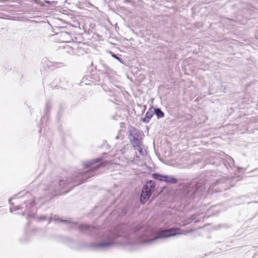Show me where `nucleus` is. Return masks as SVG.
Returning <instances> with one entry per match:
<instances>
[{
    "label": "nucleus",
    "instance_id": "f257e3e1",
    "mask_svg": "<svg viewBox=\"0 0 258 258\" xmlns=\"http://www.w3.org/2000/svg\"><path fill=\"white\" fill-rule=\"evenodd\" d=\"M180 228H174L160 230L156 233H146L141 237L140 242L145 245L150 244L158 239H164L181 235L182 234Z\"/></svg>",
    "mask_w": 258,
    "mask_h": 258
},
{
    "label": "nucleus",
    "instance_id": "f03ea898",
    "mask_svg": "<svg viewBox=\"0 0 258 258\" xmlns=\"http://www.w3.org/2000/svg\"><path fill=\"white\" fill-rule=\"evenodd\" d=\"M144 134L140 130H130L129 138L133 146L140 154L144 156L146 154V151L143 145L142 139Z\"/></svg>",
    "mask_w": 258,
    "mask_h": 258
},
{
    "label": "nucleus",
    "instance_id": "7ed1b4c3",
    "mask_svg": "<svg viewBox=\"0 0 258 258\" xmlns=\"http://www.w3.org/2000/svg\"><path fill=\"white\" fill-rule=\"evenodd\" d=\"M155 183L150 180L143 186L142 191L141 195L140 201L143 204L145 203L150 198L151 193L154 190Z\"/></svg>",
    "mask_w": 258,
    "mask_h": 258
},
{
    "label": "nucleus",
    "instance_id": "20e7f679",
    "mask_svg": "<svg viewBox=\"0 0 258 258\" xmlns=\"http://www.w3.org/2000/svg\"><path fill=\"white\" fill-rule=\"evenodd\" d=\"M115 243L114 238L109 237L107 239L97 244L96 247L99 249H105L112 246Z\"/></svg>",
    "mask_w": 258,
    "mask_h": 258
},
{
    "label": "nucleus",
    "instance_id": "39448f33",
    "mask_svg": "<svg viewBox=\"0 0 258 258\" xmlns=\"http://www.w3.org/2000/svg\"><path fill=\"white\" fill-rule=\"evenodd\" d=\"M101 160H102V159H101L100 158H98L96 159L92 160L90 161H88V162H85L84 163V165L86 168L89 167V168L96 169V168H100L102 166H105L107 164H109V162L105 161V162L101 163V164H100L98 165H96V166L94 165V164L95 163L99 162Z\"/></svg>",
    "mask_w": 258,
    "mask_h": 258
},
{
    "label": "nucleus",
    "instance_id": "423d86ee",
    "mask_svg": "<svg viewBox=\"0 0 258 258\" xmlns=\"http://www.w3.org/2000/svg\"><path fill=\"white\" fill-rule=\"evenodd\" d=\"M154 179L160 181H164L167 183H174L177 181L176 179L172 176L167 175H162L158 173H155L152 175Z\"/></svg>",
    "mask_w": 258,
    "mask_h": 258
},
{
    "label": "nucleus",
    "instance_id": "0eeeda50",
    "mask_svg": "<svg viewBox=\"0 0 258 258\" xmlns=\"http://www.w3.org/2000/svg\"><path fill=\"white\" fill-rule=\"evenodd\" d=\"M201 183H197L196 181H193L189 184V188H194L193 192H196L199 190H201Z\"/></svg>",
    "mask_w": 258,
    "mask_h": 258
},
{
    "label": "nucleus",
    "instance_id": "6e6552de",
    "mask_svg": "<svg viewBox=\"0 0 258 258\" xmlns=\"http://www.w3.org/2000/svg\"><path fill=\"white\" fill-rule=\"evenodd\" d=\"M152 116V113L148 111L145 114V117L143 119V121L145 122H148Z\"/></svg>",
    "mask_w": 258,
    "mask_h": 258
},
{
    "label": "nucleus",
    "instance_id": "1a4fd4ad",
    "mask_svg": "<svg viewBox=\"0 0 258 258\" xmlns=\"http://www.w3.org/2000/svg\"><path fill=\"white\" fill-rule=\"evenodd\" d=\"M154 112L158 118H161L164 116V113L159 108L154 109Z\"/></svg>",
    "mask_w": 258,
    "mask_h": 258
},
{
    "label": "nucleus",
    "instance_id": "9d476101",
    "mask_svg": "<svg viewBox=\"0 0 258 258\" xmlns=\"http://www.w3.org/2000/svg\"><path fill=\"white\" fill-rule=\"evenodd\" d=\"M51 221H56V222H64V223H69V221L61 220V219H60L58 217V216H57L56 215H54V216L51 217Z\"/></svg>",
    "mask_w": 258,
    "mask_h": 258
},
{
    "label": "nucleus",
    "instance_id": "9b49d317",
    "mask_svg": "<svg viewBox=\"0 0 258 258\" xmlns=\"http://www.w3.org/2000/svg\"><path fill=\"white\" fill-rule=\"evenodd\" d=\"M112 56L114 57L115 58H116V59H117L118 60H119L120 62H122V61H121V59L119 57H118V56H117V55L114 53H113L112 54Z\"/></svg>",
    "mask_w": 258,
    "mask_h": 258
},
{
    "label": "nucleus",
    "instance_id": "f8f14e48",
    "mask_svg": "<svg viewBox=\"0 0 258 258\" xmlns=\"http://www.w3.org/2000/svg\"><path fill=\"white\" fill-rule=\"evenodd\" d=\"M67 182V181L60 180L59 184L60 186H62V185L66 184V182Z\"/></svg>",
    "mask_w": 258,
    "mask_h": 258
},
{
    "label": "nucleus",
    "instance_id": "ddd939ff",
    "mask_svg": "<svg viewBox=\"0 0 258 258\" xmlns=\"http://www.w3.org/2000/svg\"><path fill=\"white\" fill-rule=\"evenodd\" d=\"M39 220H44L47 219V218L45 216H41L38 218Z\"/></svg>",
    "mask_w": 258,
    "mask_h": 258
},
{
    "label": "nucleus",
    "instance_id": "4468645a",
    "mask_svg": "<svg viewBox=\"0 0 258 258\" xmlns=\"http://www.w3.org/2000/svg\"><path fill=\"white\" fill-rule=\"evenodd\" d=\"M90 170L89 171V172L87 173V174H89L90 175H89V177H90V176H92L93 174H92V169H94L95 168H90Z\"/></svg>",
    "mask_w": 258,
    "mask_h": 258
},
{
    "label": "nucleus",
    "instance_id": "2eb2a0df",
    "mask_svg": "<svg viewBox=\"0 0 258 258\" xmlns=\"http://www.w3.org/2000/svg\"><path fill=\"white\" fill-rule=\"evenodd\" d=\"M82 229H86L87 226L86 225L82 226Z\"/></svg>",
    "mask_w": 258,
    "mask_h": 258
}]
</instances>
